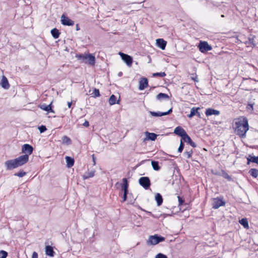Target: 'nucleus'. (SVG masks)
<instances>
[{
    "mask_svg": "<svg viewBox=\"0 0 258 258\" xmlns=\"http://www.w3.org/2000/svg\"><path fill=\"white\" fill-rule=\"evenodd\" d=\"M235 132L240 137L244 138L246 137V133L249 129L247 119L244 117L238 118L235 123Z\"/></svg>",
    "mask_w": 258,
    "mask_h": 258,
    "instance_id": "f257e3e1",
    "label": "nucleus"
},
{
    "mask_svg": "<svg viewBox=\"0 0 258 258\" xmlns=\"http://www.w3.org/2000/svg\"><path fill=\"white\" fill-rule=\"evenodd\" d=\"M76 57L80 60L82 63H88L89 64H94L95 62V56L94 54L85 52L83 54H77Z\"/></svg>",
    "mask_w": 258,
    "mask_h": 258,
    "instance_id": "f03ea898",
    "label": "nucleus"
},
{
    "mask_svg": "<svg viewBox=\"0 0 258 258\" xmlns=\"http://www.w3.org/2000/svg\"><path fill=\"white\" fill-rule=\"evenodd\" d=\"M164 240L165 238L164 237L158 235V234H155L149 236L147 240V243L149 245H156Z\"/></svg>",
    "mask_w": 258,
    "mask_h": 258,
    "instance_id": "7ed1b4c3",
    "label": "nucleus"
},
{
    "mask_svg": "<svg viewBox=\"0 0 258 258\" xmlns=\"http://www.w3.org/2000/svg\"><path fill=\"white\" fill-rule=\"evenodd\" d=\"M139 183L145 189H149L151 185L150 178L147 176L140 177L139 179Z\"/></svg>",
    "mask_w": 258,
    "mask_h": 258,
    "instance_id": "20e7f679",
    "label": "nucleus"
},
{
    "mask_svg": "<svg viewBox=\"0 0 258 258\" xmlns=\"http://www.w3.org/2000/svg\"><path fill=\"white\" fill-rule=\"evenodd\" d=\"M198 47L201 52L204 53L212 50V47L207 41H201L199 44Z\"/></svg>",
    "mask_w": 258,
    "mask_h": 258,
    "instance_id": "39448f33",
    "label": "nucleus"
},
{
    "mask_svg": "<svg viewBox=\"0 0 258 258\" xmlns=\"http://www.w3.org/2000/svg\"><path fill=\"white\" fill-rule=\"evenodd\" d=\"M5 165L6 166L7 170H12L19 167V165L15 159L6 161Z\"/></svg>",
    "mask_w": 258,
    "mask_h": 258,
    "instance_id": "423d86ee",
    "label": "nucleus"
},
{
    "mask_svg": "<svg viewBox=\"0 0 258 258\" xmlns=\"http://www.w3.org/2000/svg\"><path fill=\"white\" fill-rule=\"evenodd\" d=\"M225 205V202L222 199L217 198L213 199L212 204V208L214 209H217L221 206H224Z\"/></svg>",
    "mask_w": 258,
    "mask_h": 258,
    "instance_id": "0eeeda50",
    "label": "nucleus"
},
{
    "mask_svg": "<svg viewBox=\"0 0 258 258\" xmlns=\"http://www.w3.org/2000/svg\"><path fill=\"white\" fill-rule=\"evenodd\" d=\"M19 165L21 166L26 163L29 160L28 155H23L15 159Z\"/></svg>",
    "mask_w": 258,
    "mask_h": 258,
    "instance_id": "6e6552de",
    "label": "nucleus"
},
{
    "mask_svg": "<svg viewBox=\"0 0 258 258\" xmlns=\"http://www.w3.org/2000/svg\"><path fill=\"white\" fill-rule=\"evenodd\" d=\"M118 54L120 56L121 59L125 63H126V64H132L133 58L130 55L123 53L121 52H119Z\"/></svg>",
    "mask_w": 258,
    "mask_h": 258,
    "instance_id": "1a4fd4ad",
    "label": "nucleus"
},
{
    "mask_svg": "<svg viewBox=\"0 0 258 258\" xmlns=\"http://www.w3.org/2000/svg\"><path fill=\"white\" fill-rule=\"evenodd\" d=\"M33 151V147L29 144H24L22 147V152L25 153V155H31Z\"/></svg>",
    "mask_w": 258,
    "mask_h": 258,
    "instance_id": "9d476101",
    "label": "nucleus"
},
{
    "mask_svg": "<svg viewBox=\"0 0 258 258\" xmlns=\"http://www.w3.org/2000/svg\"><path fill=\"white\" fill-rule=\"evenodd\" d=\"M61 22L63 25L65 26H73L74 25V22L64 15H62L61 17Z\"/></svg>",
    "mask_w": 258,
    "mask_h": 258,
    "instance_id": "9b49d317",
    "label": "nucleus"
},
{
    "mask_svg": "<svg viewBox=\"0 0 258 258\" xmlns=\"http://www.w3.org/2000/svg\"><path fill=\"white\" fill-rule=\"evenodd\" d=\"M174 133L180 137L182 139L187 135L185 130L180 126H178L174 129Z\"/></svg>",
    "mask_w": 258,
    "mask_h": 258,
    "instance_id": "f8f14e48",
    "label": "nucleus"
},
{
    "mask_svg": "<svg viewBox=\"0 0 258 258\" xmlns=\"http://www.w3.org/2000/svg\"><path fill=\"white\" fill-rule=\"evenodd\" d=\"M148 86V81L146 78H142L139 81V89L143 90Z\"/></svg>",
    "mask_w": 258,
    "mask_h": 258,
    "instance_id": "ddd939ff",
    "label": "nucleus"
},
{
    "mask_svg": "<svg viewBox=\"0 0 258 258\" xmlns=\"http://www.w3.org/2000/svg\"><path fill=\"white\" fill-rule=\"evenodd\" d=\"M172 112V108H171L170 109H169L166 112H160V111H158V112L150 111V113L153 116L158 117V116H162L169 114Z\"/></svg>",
    "mask_w": 258,
    "mask_h": 258,
    "instance_id": "4468645a",
    "label": "nucleus"
},
{
    "mask_svg": "<svg viewBox=\"0 0 258 258\" xmlns=\"http://www.w3.org/2000/svg\"><path fill=\"white\" fill-rule=\"evenodd\" d=\"M122 183L121 184L122 190L123 191V194L128 193V183L127 180L126 178H123L122 179Z\"/></svg>",
    "mask_w": 258,
    "mask_h": 258,
    "instance_id": "2eb2a0df",
    "label": "nucleus"
},
{
    "mask_svg": "<svg viewBox=\"0 0 258 258\" xmlns=\"http://www.w3.org/2000/svg\"><path fill=\"white\" fill-rule=\"evenodd\" d=\"M182 141L184 142H186L188 144H189L192 147H196L197 145L189 137V136L187 134L185 137H184L182 139H181Z\"/></svg>",
    "mask_w": 258,
    "mask_h": 258,
    "instance_id": "dca6fc26",
    "label": "nucleus"
},
{
    "mask_svg": "<svg viewBox=\"0 0 258 258\" xmlns=\"http://www.w3.org/2000/svg\"><path fill=\"white\" fill-rule=\"evenodd\" d=\"M156 44L158 47L164 50L166 45V41L163 39H156Z\"/></svg>",
    "mask_w": 258,
    "mask_h": 258,
    "instance_id": "f3484780",
    "label": "nucleus"
},
{
    "mask_svg": "<svg viewBox=\"0 0 258 258\" xmlns=\"http://www.w3.org/2000/svg\"><path fill=\"white\" fill-rule=\"evenodd\" d=\"M205 114L207 116H211L212 115H218L220 114V111L214 109L208 108L206 110Z\"/></svg>",
    "mask_w": 258,
    "mask_h": 258,
    "instance_id": "a211bd4d",
    "label": "nucleus"
},
{
    "mask_svg": "<svg viewBox=\"0 0 258 258\" xmlns=\"http://www.w3.org/2000/svg\"><path fill=\"white\" fill-rule=\"evenodd\" d=\"M1 85L2 87L5 89H8L10 87V85L9 84L8 80L5 76H3L2 77Z\"/></svg>",
    "mask_w": 258,
    "mask_h": 258,
    "instance_id": "6ab92c4d",
    "label": "nucleus"
},
{
    "mask_svg": "<svg viewBox=\"0 0 258 258\" xmlns=\"http://www.w3.org/2000/svg\"><path fill=\"white\" fill-rule=\"evenodd\" d=\"M199 107H192L190 110V114L187 115L189 118H191L195 115L197 114L199 116H200V113L198 112Z\"/></svg>",
    "mask_w": 258,
    "mask_h": 258,
    "instance_id": "aec40b11",
    "label": "nucleus"
},
{
    "mask_svg": "<svg viewBox=\"0 0 258 258\" xmlns=\"http://www.w3.org/2000/svg\"><path fill=\"white\" fill-rule=\"evenodd\" d=\"M40 108L48 112H54V111L51 108V103L49 105H46L45 104H42L40 105Z\"/></svg>",
    "mask_w": 258,
    "mask_h": 258,
    "instance_id": "412c9836",
    "label": "nucleus"
},
{
    "mask_svg": "<svg viewBox=\"0 0 258 258\" xmlns=\"http://www.w3.org/2000/svg\"><path fill=\"white\" fill-rule=\"evenodd\" d=\"M108 102L110 105H113L115 104H119V100H117L116 97L114 95H112L109 99Z\"/></svg>",
    "mask_w": 258,
    "mask_h": 258,
    "instance_id": "4be33fe9",
    "label": "nucleus"
},
{
    "mask_svg": "<svg viewBox=\"0 0 258 258\" xmlns=\"http://www.w3.org/2000/svg\"><path fill=\"white\" fill-rule=\"evenodd\" d=\"M156 99L159 101H162L163 100L169 99V96L163 93H160L156 96Z\"/></svg>",
    "mask_w": 258,
    "mask_h": 258,
    "instance_id": "5701e85b",
    "label": "nucleus"
},
{
    "mask_svg": "<svg viewBox=\"0 0 258 258\" xmlns=\"http://www.w3.org/2000/svg\"><path fill=\"white\" fill-rule=\"evenodd\" d=\"M247 164H248L249 162H252L258 164V156H254L251 155H249L248 157L247 158Z\"/></svg>",
    "mask_w": 258,
    "mask_h": 258,
    "instance_id": "b1692460",
    "label": "nucleus"
},
{
    "mask_svg": "<svg viewBox=\"0 0 258 258\" xmlns=\"http://www.w3.org/2000/svg\"><path fill=\"white\" fill-rule=\"evenodd\" d=\"M45 252L46 255L50 256H53L54 253L52 247L50 245L45 247Z\"/></svg>",
    "mask_w": 258,
    "mask_h": 258,
    "instance_id": "393cba45",
    "label": "nucleus"
},
{
    "mask_svg": "<svg viewBox=\"0 0 258 258\" xmlns=\"http://www.w3.org/2000/svg\"><path fill=\"white\" fill-rule=\"evenodd\" d=\"M65 158L67 166L69 168L72 167L74 165L75 162L74 158L69 156H66Z\"/></svg>",
    "mask_w": 258,
    "mask_h": 258,
    "instance_id": "a878e982",
    "label": "nucleus"
},
{
    "mask_svg": "<svg viewBox=\"0 0 258 258\" xmlns=\"http://www.w3.org/2000/svg\"><path fill=\"white\" fill-rule=\"evenodd\" d=\"M155 200L157 202L158 206H160L163 203V198L161 195L159 193H157L155 195Z\"/></svg>",
    "mask_w": 258,
    "mask_h": 258,
    "instance_id": "bb28decb",
    "label": "nucleus"
},
{
    "mask_svg": "<svg viewBox=\"0 0 258 258\" xmlns=\"http://www.w3.org/2000/svg\"><path fill=\"white\" fill-rule=\"evenodd\" d=\"M95 171L94 170H92L91 171H89L85 173L83 175L84 179H86L90 177H92L94 176Z\"/></svg>",
    "mask_w": 258,
    "mask_h": 258,
    "instance_id": "cd10ccee",
    "label": "nucleus"
},
{
    "mask_svg": "<svg viewBox=\"0 0 258 258\" xmlns=\"http://www.w3.org/2000/svg\"><path fill=\"white\" fill-rule=\"evenodd\" d=\"M146 134L147 135V138L151 141H155L157 137V134L153 133H149L146 132Z\"/></svg>",
    "mask_w": 258,
    "mask_h": 258,
    "instance_id": "c85d7f7f",
    "label": "nucleus"
},
{
    "mask_svg": "<svg viewBox=\"0 0 258 258\" xmlns=\"http://www.w3.org/2000/svg\"><path fill=\"white\" fill-rule=\"evenodd\" d=\"M51 33L54 38H58L59 36L60 33L56 28H53L51 30Z\"/></svg>",
    "mask_w": 258,
    "mask_h": 258,
    "instance_id": "c756f323",
    "label": "nucleus"
},
{
    "mask_svg": "<svg viewBox=\"0 0 258 258\" xmlns=\"http://www.w3.org/2000/svg\"><path fill=\"white\" fill-rule=\"evenodd\" d=\"M249 173L254 178L258 176V170L255 168H251L249 170Z\"/></svg>",
    "mask_w": 258,
    "mask_h": 258,
    "instance_id": "7c9ffc66",
    "label": "nucleus"
},
{
    "mask_svg": "<svg viewBox=\"0 0 258 258\" xmlns=\"http://www.w3.org/2000/svg\"><path fill=\"white\" fill-rule=\"evenodd\" d=\"M62 144L70 145L72 143L71 139L67 136H64L62 138Z\"/></svg>",
    "mask_w": 258,
    "mask_h": 258,
    "instance_id": "2f4dec72",
    "label": "nucleus"
},
{
    "mask_svg": "<svg viewBox=\"0 0 258 258\" xmlns=\"http://www.w3.org/2000/svg\"><path fill=\"white\" fill-rule=\"evenodd\" d=\"M239 223L241 225L243 226L245 228H248V223L247 219L246 218H242L240 220H239Z\"/></svg>",
    "mask_w": 258,
    "mask_h": 258,
    "instance_id": "473e14b6",
    "label": "nucleus"
},
{
    "mask_svg": "<svg viewBox=\"0 0 258 258\" xmlns=\"http://www.w3.org/2000/svg\"><path fill=\"white\" fill-rule=\"evenodd\" d=\"M151 165L154 170L156 171H159L160 169V167L159 165V163L158 161H152L151 162Z\"/></svg>",
    "mask_w": 258,
    "mask_h": 258,
    "instance_id": "72a5a7b5",
    "label": "nucleus"
},
{
    "mask_svg": "<svg viewBox=\"0 0 258 258\" xmlns=\"http://www.w3.org/2000/svg\"><path fill=\"white\" fill-rule=\"evenodd\" d=\"M193 151L192 149L187 150L184 152V154L186 156L187 158L189 159L191 157Z\"/></svg>",
    "mask_w": 258,
    "mask_h": 258,
    "instance_id": "f704fd0d",
    "label": "nucleus"
},
{
    "mask_svg": "<svg viewBox=\"0 0 258 258\" xmlns=\"http://www.w3.org/2000/svg\"><path fill=\"white\" fill-rule=\"evenodd\" d=\"M190 76V79L195 82H199V80L198 78V76L196 73H189Z\"/></svg>",
    "mask_w": 258,
    "mask_h": 258,
    "instance_id": "c9c22d12",
    "label": "nucleus"
},
{
    "mask_svg": "<svg viewBox=\"0 0 258 258\" xmlns=\"http://www.w3.org/2000/svg\"><path fill=\"white\" fill-rule=\"evenodd\" d=\"M92 94L93 95V96L95 98L98 97L100 96L99 90L97 88L94 89Z\"/></svg>",
    "mask_w": 258,
    "mask_h": 258,
    "instance_id": "e433bc0d",
    "label": "nucleus"
},
{
    "mask_svg": "<svg viewBox=\"0 0 258 258\" xmlns=\"http://www.w3.org/2000/svg\"><path fill=\"white\" fill-rule=\"evenodd\" d=\"M221 175L225 179H227L228 181H231L232 178L230 176H229L225 171L224 170L222 171Z\"/></svg>",
    "mask_w": 258,
    "mask_h": 258,
    "instance_id": "4c0bfd02",
    "label": "nucleus"
},
{
    "mask_svg": "<svg viewBox=\"0 0 258 258\" xmlns=\"http://www.w3.org/2000/svg\"><path fill=\"white\" fill-rule=\"evenodd\" d=\"M166 76V74L164 72L155 73L153 74V77H164Z\"/></svg>",
    "mask_w": 258,
    "mask_h": 258,
    "instance_id": "58836bf2",
    "label": "nucleus"
},
{
    "mask_svg": "<svg viewBox=\"0 0 258 258\" xmlns=\"http://www.w3.org/2000/svg\"><path fill=\"white\" fill-rule=\"evenodd\" d=\"M26 172L23 170H20L19 172L14 174L15 176H18L19 177H22L26 175Z\"/></svg>",
    "mask_w": 258,
    "mask_h": 258,
    "instance_id": "ea45409f",
    "label": "nucleus"
},
{
    "mask_svg": "<svg viewBox=\"0 0 258 258\" xmlns=\"http://www.w3.org/2000/svg\"><path fill=\"white\" fill-rule=\"evenodd\" d=\"M184 142L182 141V140H180V145L178 149V152L179 153H181L184 149Z\"/></svg>",
    "mask_w": 258,
    "mask_h": 258,
    "instance_id": "a19ab883",
    "label": "nucleus"
},
{
    "mask_svg": "<svg viewBox=\"0 0 258 258\" xmlns=\"http://www.w3.org/2000/svg\"><path fill=\"white\" fill-rule=\"evenodd\" d=\"M8 255V253L6 251H0V258H6Z\"/></svg>",
    "mask_w": 258,
    "mask_h": 258,
    "instance_id": "79ce46f5",
    "label": "nucleus"
},
{
    "mask_svg": "<svg viewBox=\"0 0 258 258\" xmlns=\"http://www.w3.org/2000/svg\"><path fill=\"white\" fill-rule=\"evenodd\" d=\"M38 129H39L40 133H44L47 130L46 126L45 125H43L39 126Z\"/></svg>",
    "mask_w": 258,
    "mask_h": 258,
    "instance_id": "37998d69",
    "label": "nucleus"
},
{
    "mask_svg": "<svg viewBox=\"0 0 258 258\" xmlns=\"http://www.w3.org/2000/svg\"><path fill=\"white\" fill-rule=\"evenodd\" d=\"M155 258H167V256L163 253H159L156 255Z\"/></svg>",
    "mask_w": 258,
    "mask_h": 258,
    "instance_id": "c03bdc74",
    "label": "nucleus"
},
{
    "mask_svg": "<svg viewBox=\"0 0 258 258\" xmlns=\"http://www.w3.org/2000/svg\"><path fill=\"white\" fill-rule=\"evenodd\" d=\"M177 198H178V202H179L178 205L179 206L182 205L184 203V200L180 196H178Z\"/></svg>",
    "mask_w": 258,
    "mask_h": 258,
    "instance_id": "a18cd8bd",
    "label": "nucleus"
},
{
    "mask_svg": "<svg viewBox=\"0 0 258 258\" xmlns=\"http://www.w3.org/2000/svg\"><path fill=\"white\" fill-rule=\"evenodd\" d=\"M127 194H123L122 197V202H125L126 200Z\"/></svg>",
    "mask_w": 258,
    "mask_h": 258,
    "instance_id": "49530a36",
    "label": "nucleus"
},
{
    "mask_svg": "<svg viewBox=\"0 0 258 258\" xmlns=\"http://www.w3.org/2000/svg\"><path fill=\"white\" fill-rule=\"evenodd\" d=\"M83 125L85 127H88L89 126V122L88 121L85 120Z\"/></svg>",
    "mask_w": 258,
    "mask_h": 258,
    "instance_id": "de8ad7c7",
    "label": "nucleus"
},
{
    "mask_svg": "<svg viewBox=\"0 0 258 258\" xmlns=\"http://www.w3.org/2000/svg\"><path fill=\"white\" fill-rule=\"evenodd\" d=\"M32 258H38V254L36 252H33L32 254Z\"/></svg>",
    "mask_w": 258,
    "mask_h": 258,
    "instance_id": "09e8293b",
    "label": "nucleus"
},
{
    "mask_svg": "<svg viewBox=\"0 0 258 258\" xmlns=\"http://www.w3.org/2000/svg\"><path fill=\"white\" fill-rule=\"evenodd\" d=\"M92 160H93V164L94 165L96 164V158L95 157L94 154H93L92 155Z\"/></svg>",
    "mask_w": 258,
    "mask_h": 258,
    "instance_id": "8fccbe9b",
    "label": "nucleus"
},
{
    "mask_svg": "<svg viewBox=\"0 0 258 258\" xmlns=\"http://www.w3.org/2000/svg\"><path fill=\"white\" fill-rule=\"evenodd\" d=\"M247 108H251L252 110H253V104H248L247 105Z\"/></svg>",
    "mask_w": 258,
    "mask_h": 258,
    "instance_id": "3c124183",
    "label": "nucleus"
},
{
    "mask_svg": "<svg viewBox=\"0 0 258 258\" xmlns=\"http://www.w3.org/2000/svg\"><path fill=\"white\" fill-rule=\"evenodd\" d=\"M72 102H68V105L69 108H71V107L72 106Z\"/></svg>",
    "mask_w": 258,
    "mask_h": 258,
    "instance_id": "603ef678",
    "label": "nucleus"
},
{
    "mask_svg": "<svg viewBox=\"0 0 258 258\" xmlns=\"http://www.w3.org/2000/svg\"><path fill=\"white\" fill-rule=\"evenodd\" d=\"M117 75L118 77H121L122 76V73L121 72H119Z\"/></svg>",
    "mask_w": 258,
    "mask_h": 258,
    "instance_id": "864d4df0",
    "label": "nucleus"
},
{
    "mask_svg": "<svg viewBox=\"0 0 258 258\" xmlns=\"http://www.w3.org/2000/svg\"><path fill=\"white\" fill-rule=\"evenodd\" d=\"M76 30H79V28L78 25H77V26H76Z\"/></svg>",
    "mask_w": 258,
    "mask_h": 258,
    "instance_id": "5fc2aeb1",
    "label": "nucleus"
},
{
    "mask_svg": "<svg viewBox=\"0 0 258 258\" xmlns=\"http://www.w3.org/2000/svg\"><path fill=\"white\" fill-rule=\"evenodd\" d=\"M194 71L196 72V68H194Z\"/></svg>",
    "mask_w": 258,
    "mask_h": 258,
    "instance_id": "6e6d98bb",
    "label": "nucleus"
}]
</instances>
